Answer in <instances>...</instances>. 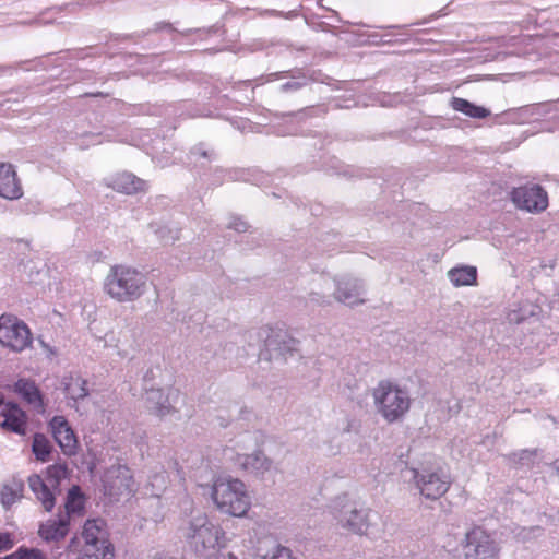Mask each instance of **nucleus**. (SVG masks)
Wrapping results in <instances>:
<instances>
[{"instance_id": "f03ea898", "label": "nucleus", "mask_w": 559, "mask_h": 559, "mask_svg": "<svg viewBox=\"0 0 559 559\" xmlns=\"http://www.w3.org/2000/svg\"><path fill=\"white\" fill-rule=\"evenodd\" d=\"M145 284L143 276L126 265H114L104 282L105 292L114 299L124 302L138 298Z\"/></svg>"}, {"instance_id": "39448f33", "label": "nucleus", "mask_w": 559, "mask_h": 559, "mask_svg": "<svg viewBox=\"0 0 559 559\" xmlns=\"http://www.w3.org/2000/svg\"><path fill=\"white\" fill-rule=\"evenodd\" d=\"M463 554L465 559H499V547L486 530L474 526L465 534Z\"/></svg>"}, {"instance_id": "423d86ee", "label": "nucleus", "mask_w": 559, "mask_h": 559, "mask_svg": "<svg viewBox=\"0 0 559 559\" xmlns=\"http://www.w3.org/2000/svg\"><path fill=\"white\" fill-rule=\"evenodd\" d=\"M185 535L195 547L210 549L219 546L225 533L219 526L210 523L206 515H199L190 523Z\"/></svg>"}, {"instance_id": "cd10ccee", "label": "nucleus", "mask_w": 559, "mask_h": 559, "mask_svg": "<svg viewBox=\"0 0 559 559\" xmlns=\"http://www.w3.org/2000/svg\"><path fill=\"white\" fill-rule=\"evenodd\" d=\"M335 296L340 301L348 304V305H354L358 301L355 294L347 292V289L343 288V287H338L336 289Z\"/></svg>"}, {"instance_id": "f8f14e48", "label": "nucleus", "mask_w": 559, "mask_h": 559, "mask_svg": "<svg viewBox=\"0 0 559 559\" xmlns=\"http://www.w3.org/2000/svg\"><path fill=\"white\" fill-rule=\"evenodd\" d=\"M3 421L0 426L7 430L21 436L26 435L27 430V415L16 404L7 403L1 409Z\"/></svg>"}, {"instance_id": "aec40b11", "label": "nucleus", "mask_w": 559, "mask_h": 559, "mask_svg": "<svg viewBox=\"0 0 559 559\" xmlns=\"http://www.w3.org/2000/svg\"><path fill=\"white\" fill-rule=\"evenodd\" d=\"M449 278L454 286H471L476 284L477 271L474 266L455 267L449 271Z\"/></svg>"}, {"instance_id": "e433bc0d", "label": "nucleus", "mask_w": 559, "mask_h": 559, "mask_svg": "<svg viewBox=\"0 0 559 559\" xmlns=\"http://www.w3.org/2000/svg\"><path fill=\"white\" fill-rule=\"evenodd\" d=\"M2 404H3V396H2V394L0 393V405H2Z\"/></svg>"}, {"instance_id": "1a4fd4ad", "label": "nucleus", "mask_w": 559, "mask_h": 559, "mask_svg": "<svg viewBox=\"0 0 559 559\" xmlns=\"http://www.w3.org/2000/svg\"><path fill=\"white\" fill-rule=\"evenodd\" d=\"M52 436L67 455L75 453L78 440L68 420L63 416H55L49 423Z\"/></svg>"}, {"instance_id": "f704fd0d", "label": "nucleus", "mask_w": 559, "mask_h": 559, "mask_svg": "<svg viewBox=\"0 0 559 559\" xmlns=\"http://www.w3.org/2000/svg\"><path fill=\"white\" fill-rule=\"evenodd\" d=\"M76 542V537L72 538L69 545V548H72L74 546V543Z\"/></svg>"}, {"instance_id": "6ab92c4d", "label": "nucleus", "mask_w": 559, "mask_h": 559, "mask_svg": "<svg viewBox=\"0 0 559 559\" xmlns=\"http://www.w3.org/2000/svg\"><path fill=\"white\" fill-rule=\"evenodd\" d=\"M451 107L455 111H460L471 118L484 119L490 115V111L485 107L477 106L467 99L453 97L451 100Z\"/></svg>"}, {"instance_id": "c85d7f7f", "label": "nucleus", "mask_w": 559, "mask_h": 559, "mask_svg": "<svg viewBox=\"0 0 559 559\" xmlns=\"http://www.w3.org/2000/svg\"><path fill=\"white\" fill-rule=\"evenodd\" d=\"M263 559H295L290 550L285 547H277L275 551L272 554V556H264Z\"/></svg>"}, {"instance_id": "a878e982", "label": "nucleus", "mask_w": 559, "mask_h": 559, "mask_svg": "<svg viewBox=\"0 0 559 559\" xmlns=\"http://www.w3.org/2000/svg\"><path fill=\"white\" fill-rule=\"evenodd\" d=\"M5 559H47L45 552L38 548L19 547L14 552L5 556Z\"/></svg>"}, {"instance_id": "f3484780", "label": "nucleus", "mask_w": 559, "mask_h": 559, "mask_svg": "<svg viewBox=\"0 0 559 559\" xmlns=\"http://www.w3.org/2000/svg\"><path fill=\"white\" fill-rule=\"evenodd\" d=\"M28 485L36 498L41 502L45 511L50 512L55 507V496L43 478L34 474L28 477Z\"/></svg>"}, {"instance_id": "4c0bfd02", "label": "nucleus", "mask_w": 559, "mask_h": 559, "mask_svg": "<svg viewBox=\"0 0 559 559\" xmlns=\"http://www.w3.org/2000/svg\"><path fill=\"white\" fill-rule=\"evenodd\" d=\"M0 559H5V557H3V558H0Z\"/></svg>"}, {"instance_id": "bb28decb", "label": "nucleus", "mask_w": 559, "mask_h": 559, "mask_svg": "<svg viewBox=\"0 0 559 559\" xmlns=\"http://www.w3.org/2000/svg\"><path fill=\"white\" fill-rule=\"evenodd\" d=\"M47 476L55 480L57 485L60 479L64 478L68 473V468L63 464H53L47 467Z\"/></svg>"}, {"instance_id": "dca6fc26", "label": "nucleus", "mask_w": 559, "mask_h": 559, "mask_svg": "<svg viewBox=\"0 0 559 559\" xmlns=\"http://www.w3.org/2000/svg\"><path fill=\"white\" fill-rule=\"evenodd\" d=\"M24 491V481L12 477L0 486V503L4 509H10L15 502L21 500Z\"/></svg>"}, {"instance_id": "ddd939ff", "label": "nucleus", "mask_w": 559, "mask_h": 559, "mask_svg": "<svg viewBox=\"0 0 559 559\" xmlns=\"http://www.w3.org/2000/svg\"><path fill=\"white\" fill-rule=\"evenodd\" d=\"M69 527V516L60 514L57 519H49L41 523L38 528V535L46 542H59L68 535Z\"/></svg>"}, {"instance_id": "7c9ffc66", "label": "nucleus", "mask_w": 559, "mask_h": 559, "mask_svg": "<svg viewBox=\"0 0 559 559\" xmlns=\"http://www.w3.org/2000/svg\"><path fill=\"white\" fill-rule=\"evenodd\" d=\"M152 409L156 415L164 416V415L170 413L171 407L156 404L154 407H152Z\"/></svg>"}, {"instance_id": "f257e3e1", "label": "nucleus", "mask_w": 559, "mask_h": 559, "mask_svg": "<svg viewBox=\"0 0 559 559\" xmlns=\"http://www.w3.org/2000/svg\"><path fill=\"white\" fill-rule=\"evenodd\" d=\"M212 499L217 509L233 516H243L251 508V500L243 481L238 478L218 477L212 487Z\"/></svg>"}, {"instance_id": "473e14b6", "label": "nucleus", "mask_w": 559, "mask_h": 559, "mask_svg": "<svg viewBox=\"0 0 559 559\" xmlns=\"http://www.w3.org/2000/svg\"><path fill=\"white\" fill-rule=\"evenodd\" d=\"M83 96L84 97H107L108 94L103 93V92H96V93H85Z\"/></svg>"}, {"instance_id": "2f4dec72", "label": "nucleus", "mask_w": 559, "mask_h": 559, "mask_svg": "<svg viewBox=\"0 0 559 559\" xmlns=\"http://www.w3.org/2000/svg\"><path fill=\"white\" fill-rule=\"evenodd\" d=\"M213 559H239L237 555H235L231 551L228 552H221L213 557Z\"/></svg>"}, {"instance_id": "a211bd4d", "label": "nucleus", "mask_w": 559, "mask_h": 559, "mask_svg": "<svg viewBox=\"0 0 559 559\" xmlns=\"http://www.w3.org/2000/svg\"><path fill=\"white\" fill-rule=\"evenodd\" d=\"M110 186L114 190L126 194L144 190V181L130 173L118 174L112 178Z\"/></svg>"}, {"instance_id": "c9c22d12", "label": "nucleus", "mask_w": 559, "mask_h": 559, "mask_svg": "<svg viewBox=\"0 0 559 559\" xmlns=\"http://www.w3.org/2000/svg\"><path fill=\"white\" fill-rule=\"evenodd\" d=\"M238 230H246V224L241 223V226L237 228Z\"/></svg>"}, {"instance_id": "b1692460", "label": "nucleus", "mask_w": 559, "mask_h": 559, "mask_svg": "<svg viewBox=\"0 0 559 559\" xmlns=\"http://www.w3.org/2000/svg\"><path fill=\"white\" fill-rule=\"evenodd\" d=\"M15 391L21 394L28 403L40 402V393L34 382L20 379L15 383Z\"/></svg>"}, {"instance_id": "72a5a7b5", "label": "nucleus", "mask_w": 559, "mask_h": 559, "mask_svg": "<svg viewBox=\"0 0 559 559\" xmlns=\"http://www.w3.org/2000/svg\"><path fill=\"white\" fill-rule=\"evenodd\" d=\"M155 395H158V397H160V396H162L160 391L158 390V391H156V392H151L150 400H154V399H155Z\"/></svg>"}, {"instance_id": "9b49d317", "label": "nucleus", "mask_w": 559, "mask_h": 559, "mask_svg": "<svg viewBox=\"0 0 559 559\" xmlns=\"http://www.w3.org/2000/svg\"><path fill=\"white\" fill-rule=\"evenodd\" d=\"M0 197L7 200H19L23 197V187L10 163H0Z\"/></svg>"}, {"instance_id": "393cba45", "label": "nucleus", "mask_w": 559, "mask_h": 559, "mask_svg": "<svg viewBox=\"0 0 559 559\" xmlns=\"http://www.w3.org/2000/svg\"><path fill=\"white\" fill-rule=\"evenodd\" d=\"M51 451V445L48 439L41 435L36 433L33 440V452L38 461H48Z\"/></svg>"}, {"instance_id": "412c9836", "label": "nucleus", "mask_w": 559, "mask_h": 559, "mask_svg": "<svg viewBox=\"0 0 559 559\" xmlns=\"http://www.w3.org/2000/svg\"><path fill=\"white\" fill-rule=\"evenodd\" d=\"M64 392L72 400L83 399L88 394L87 382L80 376H69L63 380Z\"/></svg>"}, {"instance_id": "20e7f679", "label": "nucleus", "mask_w": 559, "mask_h": 559, "mask_svg": "<svg viewBox=\"0 0 559 559\" xmlns=\"http://www.w3.org/2000/svg\"><path fill=\"white\" fill-rule=\"evenodd\" d=\"M0 344L12 352L21 353L33 344V334L27 324L14 314L0 316Z\"/></svg>"}, {"instance_id": "2eb2a0df", "label": "nucleus", "mask_w": 559, "mask_h": 559, "mask_svg": "<svg viewBox=\"0 0 559 559\" xmlns=\"http://www.w3.org/2000/svg\"><path fill=\"white\" fill-rule=\"evenodd\" d=\"M341 524L349 531L364 534L369 527L368 511L348 508L340 516Z\"/></svg>"}, {"instance_id": "c756f323", "label": "nucleus", "mask_w": 559, "mask_h": 559, "mask_svg": "<svg viewBox=\"0 0 559 559\" xmlns=\"http://www.w3.org/2000/svg\"><path fill=\"white\" fill-rule=\"evenodd\" d=\"M13 545L14 542L10 533H0V552L11 549Z\"/></svg>"}, {"instance_id": "7ed1b4c3", "label": "nucleus", "mask_w": 559, "mask_h": 559, "mask_svg": "<svg viewBox=\"0 0 559 559\" xmlns=\"http://www.w3.org/2000/svg\"><path fill=\"white\" fill-rule=\"evenodd\" d=\"M372 395L378 412L389 423L401 419L409 409L411 399L407 392L390 381H381Z\"/></svg>"}, {"instance_id": "4468645a", "label": "nucleus", "mask_w": 559, "mask_h": 559, "mask_svg": "<svg viewBox=\"0 0 559 559\" xmlns=\"http://www.w3.org/2000/svg\"><path fill=\"white\" fill-rule=\"evenodd\" d=\"M82 538L83 547H88V549L110 544L106 539L105 523L102 520H87L83 526Z\"/></svg>"}, {"instance_id": "9d476101", "label": "nucleus", "mask_w": 559, "mask_h": 559, "mask_svg": "<svg viewBox=\"0 0 559 559\" xmlns=\"http://www.w3.org/2000/svg\"><path fill=\"white\" fill-rule=\"evenodd\" d=\"M134 480L130 469L126 466H117L106 474L105 490L109 496H120L133 491Z\"/></svg>"}, {"instance_id": "4be33fe9", "label": "nucleus", "mask_w": 559, "mask_h": 559, "mask_svg": "<svg viewBox=\"0 0 559 559\" xmlns=\"http://www.w3.org/2000/svg\"><path fill=\"white\" fill-rule=\"evenodd\" d=\"M85 499L79 486H73L67 496L66 501V514L70 518V514H81L84 510Z\"/></svg>"}, {"instance_id": "0eeeda50", "label": "nucleus", "mask_w": 559, "mask_h": 559, "mask_svg": "<svg viewBox=\"0 0 559 559\" xmlns=\"http://www.w3.org/2000/svg\"><path fill=\"white\" fill-rule=\"evenodd\" d=\"M511 200L518 209L540 213L548 206V194L538 185L521 186L511 192Z\"/></svg>"}, {"instance_id": "6e6552de", "label": "nucleus", "mask_w": 559, "mask_h": 559, "mask_svg": "<svg viewBox=\"0 0 559 559\" xmlns=\"http://www.w3.org/2000/svg\"><path fill=\"white\" fill-rule=\"evenodd\" d=\"M414 479L420 495L430 500L441 498L448 492L451 486L450 478L445 475L439 474L438 472L424 471L419 473L416 471Z\"/></svg>"}, {"instance_id": "5701e85b", "label": "nucleus", "mask_w": 559, "mask_h": 559, "mask_svg": "<svg viewBox=\"0 0 559 559\" xmlns=\"http://www.w3.org/2000/svg\"><path fill=\"white\" fill-rule=\"evenodd\" d=\"M114 547L111 544H103L100 547H82L78 559H114Z\"/></svg>"}]
</instances>
